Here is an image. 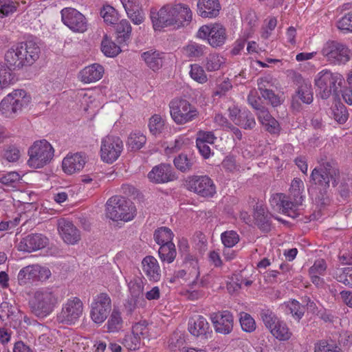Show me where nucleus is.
<instances>
[{"label": "nucleus", "instance_id": "a878e982", "mask_svg": "<svg viewBox=\"0 0 352 352\" xmlns=\"http://www.w3.org/2000/svg\"><path fill=\"white\" fill-rule=\"evenodd\" d=\"M188 331L194 336L208 338L212 333L210 324L203 316L192 317L188 321Z\"/></svg>", "mask_w": 352, "mask_h": 352}, {"label": "nucleus", "instance_id": "393cba45", "mask_svg": "<svg viewBox=\"0 0 352 352\" xmlns=\"http://www.w3.org/2000/svg\"><path fill=\"white\" fill-rule=\"evenodd\" d=\"M57 225L59 234L66 243L73 245L80 240V232L71 221L60 219Z\"/></svg>", "mask_w": 352, "mask_h": 352}, {"label": "nucleus", "instance_id": "b1692460", "mask_svg": "<svg viewBox=\"0 0 352 352\" xmlns=\"http://www.w3.org/2000/svg\"><path fill=\"white\" fill-rule=\"evenodd\" d=\"M47 243V239L42 234H30L23 238L17 245V249L23 252H34L42 249Z\"/></svg>", "mask_w": 352, "mask_h": 352}, {"label": "nucleus", "instance_id": "c9c22d12", "mask_svg": "<svg viewBox=\"0 0 352 352\" xmlns=\"http://www.w3.org/2000/svg\"><path fill=\"white\" fill-rule=\"evenodd\" d=\"M327 270V265L324 260L320 259L316 261L314 265L310 267L309 273L310 278L314 284L320 286L322 284L323 280L320 278L324 274Z\"/></svg>", "mask_w": 352, "mask_h": 352}, {"label": "nucleus", "instance_id": "e2e57ef3", "mask_svg": "<svg viewBox=\"0 0 352 352\" xmlns=\"http://www.w3.org/2000/svg\"><path fill=\"white\" fill-rule=\"evenodd\" d=\"M140 340L139 337H137L131 332V333L125 335L122 343L129 350L133 351L139 348Z\"/></svg>", "mask_w": 352, "mask_h": 352}, {"label": "nucleus", "instance_id": "cd10ccee", "mask_svg": "<svg viewBox=\"0 0 352 352\" xmlns=\"http://www.w3.org/2000/svg\"><path fill=\"white\" fill-rule=\"evenodd\" d=\"M171 166L162 164L154 166L148 173V178L154 183H166L173 179Z\"/></svg>", "mask_w": 352, "mask_h": 352}, {"label": "nucleus", "instance_id": "a18cd8bd", "mask_svg": "<svg viewBox=\"0 0 352 352\" xmlns=\"http://www.w3.org/2000/svg\"><path fill=\"white\" fill-rule=\"evenodd\" d=\"M176 255L177 252L173 243L162 245L159 249V256L163 262L171 263L175 260Z\"/></svg>", "mask_w": 352, "mask_h": 352}, {"label": "nucleus", "instance_id": "bf43d9fd", "mask_svg": "<svg viewBox=\"0 0 352 352\" xmlns=\"http://www.w3.org/2000/svg\"><path fill=\"white\" fill-rule=\"evenodd\" d=\"M174 164L177 169L186 172L190 169L192 162L186 155L181 154L174 160Z\"/></svg>", "mask_w": 352, "mask_h": 352}, {"label": "nucleus", "instance_id": "ddd939ff", "mask_svg": "<svg viewBox=\"0 0 352 352\" xmlns=\"http://www.w3.org/2000/svg\"><path fill=\"white\" fill-rule=\"evenodd\" d=\"M200 272L198 261L188 255L185 260L184 268L175 273V277L183 279L192 289L205 286V282L199 278Z\"/></svg>", "mask_w": 352, "mask_h": 352}, {"label": "nucleus", "instance_id": "72a5a7b5", "mask_svg": "<svg viewBox=\"0 0 352 352\" xmlns=\"http://www.w3.org/2000/svg\"><path fill=\"white\" fill-rule=\"evenodd\" d=\"M294 99H299L306 104H310L313 101L311 85L308 80L300 78L298 81V89Z\"/></svg>", "mask_w": 352, "mask_h": 352}, {"label": "nucleus", "instance_id": "de8ad7c7", "mask_svg": "<svg viewBox=\"0 0 352 352\" xmlns=\"http://www.w3.org/2000/svg\"><path fill=\"white\" fill-rule=\"evenodd\" d=\"M304 190L303 182L298 178H295L292 180L290 187V195L296 198V204H293L292 208H294L298 204H302L303 196L302 192Z\"/></svg>", "mask_w": 352, "mask_h": 352}, {"label": "nucleus", "instance_id": "4c0bfd02", "mask_svg": "<svg viewBox=\"0 0 352 352\" xmlns=\"http://www.w3.org/2000/svg\"><path fill=\"white\" fill-rule=\"evenodd\" d=\"M146 64L153 70H157L162 65V54L155 50H148L142 54Z\"/></svg>", "mask_w": 352, "mask_h": 352}, {"label": "nucleus", "instance_id": "20e7f679", "mask_svg": "<svg viewBox=\"0 0 352 352\" xmlns=\"http://www.w3.org/2000/svg\"><path fill=\"white\" fill-rule=\"evenodd\" d=\"M344 76L338 72L323 69L318 72L314 78L317 94L322 99H327L342 87Z\"/></svg>", "mask_w": 352, "mask_h": 352}, {"label": "nucleus", "instance_id": "69168bd1", "mask_svg": "<svg viewBox=\"0 0 352 352\" xmlns=\"http://www.w3.org/2000/svg\"><path fill=\"white\" fill-rule=\"evenodd\" d=\"M21 179V175L15 171L9 172L1 178V182L6 186L14 187Z\"/></svg>", "mask_w": 352, "mask_h": 352}, {"label": "nucleus", "instance_id": "4be33fe9", "mask_svg": "<svg viewBox=\"0 0 352 352\" xmlns=\"http://www.w3.org/2000/svg\"><path fill=\"white\" fill-rule=\"evenodd\" d=\"M190 189L204 197H212L216 193L212 180L207 176L195 177L189 182Z\"/></svg>", "mask_w": 352, "mask_h": 352}, {"label": "nucleus", "instance_id": "0eeeda50", "mask_svg": "<svg viewBox=\"0 0 352 352\" xmlns=\"http://www.w3.org/2000/svg\"><path fill=\"white\" fill-rule=\"evenodd\" d=\"M135 211L133 204L124 197H112L106 204V215L113 221H131Z\"/></svg>", "mask_w": 352, "mask_h": 352}, {"label": "nucleus", "instance_id": "f704fd0d", "mask_svg": "<svg viewBox=\"0 0 352 352\" xmlns=\"http://www.w3.org/2000/svg\"><path fill=\"white\" fill-rule=\"evenodd\" d=\"M271 85L269 77L261 78L258 80V87L262 96L265 99L268 100L273 106L276 107L280 104V100L269 89Z\"/></svg>", "mask_w": 352, "mask_h": 352}, {"label": "nucleus", "instance_id": "58836bf2", "mask_svg": "<svg viewBox=\"0 0 352 352\" xmlns=\"http://www.w3.org/2000/svg\"><path fill=\"white\" fill-rule=\"evenodd\" d=\"M166 120L160 114H154L148 122V127L150 133L153 135L161 134L164 130Z\"/></svg>", "mask_w": 352, "mask_h": 352}, {"label": "nucleus", "instance_id": "6e6552de", "mask_svg": "<svg viewBox=\"0 0 352 352\" xmlns=\"http://www.w3.org/2000/svg\"><path fill=\"white\" fill-rule=\"evenodd\" d=\"M170 116L177 125H184L197 119L199 111L188 100L182 98L173 99L168 104Z\"/></svg>", "mask_w": 352, "mask_h": 352}, {"label": "nucleus", "instance_id": "052dcab7", "mask_svg": "<svg viewBox=\"0 0 352 352\" xmlns=\"http://www.w3.org/2000/svg\"><path fill=\"white\" fill-rule=\"evenodd\" d=\"M190 142V140L186 136H179L175 139L173 145L167 146L166 152L167 154L170 153L177 152L180 149L184 148L186 146L188 145Z\"/></svg>", "mask_w": 352, "mask_h": 352}, {"label": "nucleus", "instance_id": "e433bc0d", "mask_svg": "<svg viewBox=\"0 0 352 352\" xmlns=\"http://www.w3.org/2000/svg\"><path fill=\"white\" fill-rule=\"evenodd\" d=\"M103 54L107 57L113 58L121 52V48L107 35H104L100 45Z\"/></svg>", "mask_w": 352, "mask_h": 352}, {"label": "nucleus", "instance_id": "bb28decb", "mask_svg": "<svg viewBox=\"0 0 352 352\" xmlns=\"http://www.w3.org/2000/svg\"><path fill=\"white\" fill-rule=\"evenodd\" d=\"M104 72L101 65L94 63L82 69L78 74V78L85 84L96 82L102 78Z\"/></svg>", "mask_w": 352, "mask_h": 352}, {"label": "nucleus", "instance_id": "dca6fc26", "mask_svg": "<svg viewBox=\"0 0 352 352\" xmlns=\"http://www.w3.org/2000/svg\"><path fill=\"white\" fill-rule=\"evenodd\" d=\"M51 276L50 270L38 265H32L22 268L17 276L19 284L25 285L36 280L44 281Z\"/></svg>", "mask_w": 352, "mask_h": 352}, {"label": "nucleus", "instance_id": "1a4fd4ad", "mask_svg": "<svg viewBox=\"0 0 352 352\" xmlns=\"http://www.w3.org/2000/svg\"><path fill=\"white\" fill-rule=\"evenodd\" d=\"M31 97L25 91L17 89L8 94L0 103V111L6 118H14L26 108Z\"/></svg>", "mask_w": 352, "mask_h": 352}, {"label": "nucleus", "instance_id": "a211bd4d", "mask_svg": "<svg viewBox=\"0 0 352 352\" xmlns=\"http://www.w3.org/2000/svg\"><path fill=\"white\" fill-rule=\"evenodd\" d=\"M83 312V304L78 298L69 299L64 304L58 318L60 322L69 324H74Z\"/></svg>", "mask_w": 352, "mask_h": 352}, {"label": "nucleus", "instance_id": "13d9d810", "mask_svg": "<svg viewBox=\"0 0 352 352\" xmlns=\"http://www.w3.org/2000/svg\"><path fill=\"white\" fill-rule=\"evenodd\" d=\"M337 28L346 32H352V12L344 14L336 22Z\"/></svg>", "mask_w": 352, "mask_h": 352}, {"label": "nucleus", "instance_id": "f03ea898", "mask_svg": "<svg viewBox=\"0 0 352 352\" xmlns=\"http://www.w3.org/2000/svg\"><path fill=\"white\" fill-rule=\"evenodd\" d=\"M40 47L32 40L13 45L5 54V61L8 67L21 68L32 65L39 57Z\"/></svg>", "mask_w": 352, "mask_h": 352}, {"label": "nucleus", "instance_id": "5fc2aeb1", "mask_svg": "<svg viewBox=\"0 0 352 352\" xmlns=\"http://www.w3.org/2000/svg\"><path fill=\"white\" fill-rule=\"evenodd\" d=\"M239 322L242 329L245 332L251 333L256 329L255 320L248 313L240 314Z\"/></svg>", "mask_w": 352, "mask_h": 352}, {"label": "nucleus", "instance_id": "37998d69", "mask_svg": "<svg viewBox=\"0 0 352 352\" xmlns=\"http://www.w3.org/2000/svg\"><path fill=\"white\" fill-rule=\"evenodd\" d=\"M174 234L170 229L166 227H162L155 230L154 239L156 243L160 246L172 242Z\"/></svg>", "mask_w": 352, "mask_h": 352}, {"label": "nucleus", "instance_id": "774afa93", "mask_svg": "<svg viewBox=\"0 0 352 352\" xmlns=\"http://www.w3.org/2000/svg\"><path fill=\"white\" fill-rule=\"evenodd\" d=\"M250 37V32H243L240 37L234 42L233 48L231 51L233 55L239 54L241 51L244 48L245 43L248 38Z\"/></svg>", "mask_w": 352, "mask_h": 352}, {"label": "nucleus", "instance_id": "7c9ffc66", "mask_svg": "<svg viewBox=\"0 0 352 352\" xmlns=\"http://www.w3.org/2000/svg\"><path fill=\"white\" fill-rule=\"evenodd\" d=\"M108 333H118L122 331L124 327V320L122 312L118 307H114L107 318L104 325Z\"/></svg>", "mask_w": 352, "mask_h": 352}, {"label": "nucleus", "instance_id": "473e14b6", "mask_svg": "<svg viewBox=\"0 0 352 352\" xmlns=\"http://www.w3.org/2000/svg\"><path fill=\"white\" fill-rule=\"evenodd\" d=\"M259 122L263 127L270 133H278L280 131V125L265 108H261L257 112Z\"/></svg>", "mask_w": 352, "mask_h": 352}, {"label": "nucleus", "instance_id": "2eb2a0df", "mask_svg": "<svg viewBox=\"0 0 352 352\" xmlns=\"http://www.w3.org/2000/svg\"><path fill=\"white\" fill-rule=\"evenodd\" d=\"M263 320L265 327L277 340L286 341L292 338V332L286 322L276 315L272 313L266 314L263 316Z\"/></svg>", "mask_w": 352, "mask_h": 352}, {"label": "nucleus", "instance_id": "f257e3e1", "mask_svg": "<svg viewBox=\"0 0 352 352\" xmlns=\"http://www.w3.org/2000/svg\"><path fill=\"white\" fill-rule=\"evenodd\" d=\"M190 7L182 3H167L160 8H151L150 19L155 31L166 28L178 30L188 25L192 20Z\"/></svg>", "mask_w": 352, "mask_h": 352}, {"label": "nucleus", "instance_id": "39448f33", "mask_svg": "<svg viewBox=\"0 0 352 352\" xmlns=\"http://www.w3.org/2000/svg\"><path fill=\"white\" fill-rule=\"evenodd\" d=\"M58 303V296L52 288H41L34 294L30 300L32 311L38 317H46Z\"/></svg>", "mask_w": 352, "mask_h": 352}, {"label": "nucleus", "instance_id": "c85d7f7f", "mask_svg": "<svg viewBox=\"0 0 352 352\" xmlns=\"http://www.w3.org/2000/svg\"><path fill=\"white\" fill-rule=\"evenodd\" d=\"M143 272L148 278L153 282H157L161 278V270L157 260L152 256H147L142 261Z\"/></svg>", "mask_w": 352, "mask_h": 352}, {"label": "nucleus", "instance_id": "6ab92c4d", "mask_svg": "<svg viewBox=\"0 0 352 352\" xmlns=\"http://www.w3.org/2000/svg\"><path fill=\"white\" fill-rule=\"evenodd\" d=\"M81 108L90 116H95L102 104L101 96L93 90H81L78 93Z\"/></svg>", "mask_w": 352, "mask_h": 352}, {"label": "nucleus", "instance_id": "f8f14e48", "mask_svg": "<svg viewBox=\"0 0 352 352\" xmlns=\"http://www.w3.org/2000/svg\"><path fill=\"white\" fill-rule=\"evenodd\" d=\"M89 316L93 322L101 325L112 311L111 299L105 293H101L94 297L90 305Z\"/></svg>", "mask_w": 352, "mask_h": 352}, {"label": "nucleus", "instance_id": "ea45409f", "mask_svg": "<svg viewBox=\"0 0 352 352\" xmlns=\"http://www.w3.org/2000/svg\"><path fill=\"white\" fill-rule=\"evenodd\" d=\"M226 63V58L219 54H209L205 61V67L208 72L220 69Z\"/></svg>", "mask_w": 352, "mask_h": 352}, {"label": "nucleus", "instance_id": "5701e85b", "mask_svg": "<svg viewBox=\"0 0 352 352\" xmlns=\"http://www.w3.org/2000/svg\"><path fill=\"white\" fill-rule=\"evenodd\" d=\"M86 161L83 153H69L62 161L63 171L69 175L79 173L84 168Z\"/></svg>", "mask_w": 352, "mask_h": 352}, {"label": "nucleus", "instance_id": "8fccbe9b", "mask_svg": "<svg viewBox=\"0 0 352 352\" xmlns=\"http://www.w3.org/2000/svg\"><path fill=\"white\" fill-rule=\"evenodd\" d=\"M331 117L339 124H344L349 118V113L346 107L341 104H336L331 109Z\"/></svg>", "mask_w": 352, "mask_h": 352}, {"label": "nucleus", "instance_id": "6e6d98bb", "mask_svg": "<svg viewBox=\"0 0 352 352\" xmlns=\"http://www.w3.org/2000/svg\"><path fill=\"white\" fill-rule=\"evenodd\" d=\"M221 239L226 248H230L239 242V236L235 231L229 230L221 234Z\"/></svg>", "mask_w": 352, "mask_h": 352}, {"label": "nucleus", "instance_id": "3c124183", "mask_svg": "<svg viewBox=\"0 0 352 352\" xmlns=\"http://www.w3.org/2000/svg\"><path fill=\"white\" fill-rule=\"evenodd\" d=\"M100 16L104 21L109 25L115 24L118 21V13L116 9L109 6H104L100 11Z\"/></svg>", "mask_w": 352, "mask_h": 352}, {"label": "nucleus", "instance_id": "338daca9", "mask_svg": "<svg viewBox=\"0 0 352 352\" xmlns=\"http://www.w3.org/2000/svg\"><path fill=\"white\" fill-rule=\"evenodd\" d=\"M314 352H341V351L336 344L323 340L316 344Z\"/></svg>", "mask_w": 352, "mask_h": 352}, {"label": "nucleus", "instance_id": "603ef678", "mask_svg": "<svg viewBox=\"0 0 352 352\" xmlns=\"http://www.w3.org/2000/svg\"><path fill=\"white\" fill-rule=\"evenodd\" d=\"M144 278L142 276H136L128 283V287L132 296L137 297L144 290Z\"/></svg>", "mask_w": 352, "mask_h": 352}, {"label": "nucleus", "instance_id": "4468645a", "mask_svg": "<svg viewBox=\"0 0 352 352\" xmlns=\"http://www.w3.org/2000/svg\"><path fill=\"white\" fill-rule=\"evenodd\" d=\"M124 149L122 140L115 135H107L101 140L100 157L107 164H113L121 155Z\"/></svg>", "mask_w": 352, "mask_h": 352}, {"label": "nucleus", "instance_id": "c03bdc74", "mask_svg": "<svg viewBox=\"0 0 352 352\" xmlns=\"http://www.w3.org/2000/svg\"><path fill=\"white\" fill-rule=\"evenodd\" d=\"M131 26L126 19L121 20L116 26V32L119 43L126 42L131 36Z\"/></svg>", "mask_w": 352, "mask_h": 352}, {"label": "nucleus", "instance_id": "c756f323", "mask_svg": "<svg viewBox=\"0 0 352 352\" xmlns=\"http://www.w3.org/2000/svg\"><path fill=\"white\" fill-rule=\"evenodd\" d=\"M198 14L204 18H214L220 11L221 6L218 0H199Z\"/></svg>", "mask_w": 352, "mask_h": 352}, {"label": "nucleus", "instance_id": "423d86ee", "mask_svg": "<svg viewBox=\"0 0 352 352\" xmlns=\"http://www.w3.org/2000/svg\"><path fill=\"white\" fill-rule=\"evenodd\" d=\"M27 164L30 168H41L50 164L54 156V148L46 140L35 141L28 148Z\"/></svg>", "mask_w": 352, "mask_h": 352}, {"label": "nucleus", "instance_id": "49530a36", "mask_svg": "<svg viewBox=\"0 0 352 352\" xmlns=\"http://www.w3.org/2000/svg\"><path fill=\"white\" fill-rule=\"evenodd\" d=\"M333 275L338 282L352 287V267L337 269Z\"/></svg>", "mask_w": 352, "mask_h": 352}, {"label": "nucleus", "instance_id": "9b49d317", "mask_svg": "<svg viewBox=\"0 0 352 352\" xmlns=\"http://www.w3.org/2000/svg\"><path fill=\"white\" fill-rule=\"evenodd\" d=\"M325 60L332 65H345L351 58L350 50L337 41L326 42L320 51Z\"/></svg>", "mask_w": 352, "mask_h": 352}, {"label": "nucleus", "instance_id": "7ed1b4c3", "mask_svg": "<svg viewBox=\"0 0 352 352\" xmlns=\"http://www.w3.org/2000/svg\"><path fill=\"white\" fill-rule=\"evenodd\" d=\"M332 185L336 188L342 197H346L349 193V187L341 177L338 170L334 168H329L328 172L322 168H315L311 173V178L315 186L309 189L311 195L316 190H325L329 186V177Z\"/></svg>", "mask_w": 352, "mask_h": 352}, {"label": "nucleus", "instance_id": "4d7b16f0", "mask_svg": "<svg viewBox=\"0 0 352 352\" xmlns=\"http://www.w3.org/2000/svg\"><path fill=\"white\" fill-rule=\"evenodd\" d=\"M18 3L12 0H0V18L8 16L16 10Z\"/></svg>", "mask_w": 352, "mask_h": 352}, {"label": "nucleus", "instance_id": "2f4dec72", "mask_svg": "<svg viewBox=\"0 0 352 352\" xmlns=\"http://www.w3.org/2000/svg\"><path fill=\"white\" fill-rule=\"evenodd\" d=\"M206 47L194 41H189L180 50L182 56L189 60L199 58L206 53Z\"/></svg>", "mask_w": 352, "mask_h": 352}, {"label": "nucleus", "instance_id": "864d4df0", "mask_svg": "<svg viewBox=\"0 0 352 352\" xmlns=\"http://www.w3.org/2000/svg\"><path fill=\"white\" fill-rule=\"evenodd\" d=\"M241 118L240 120H235V124L240 126L245 129H250L254 127L256 124L255 120L252 114L244 110L242 113H240Z\"/></svg>", "mask_w": 352, "mask_h": 352}, {"label": "nucleus", "instance_id": "680f3d73", "mask_svg": "<svg viewBox=\"0 0 352 352\" xmlns=\"http://www.w3.org/2000/svg\"><path fill=\"white\" fill-rule=\"evenodd\" d=\"M214 122L217 124L219 126L226 129L232 130L236 136L240 139L241 138V131L236 127L232 126L228 121V120L223 116L221 114H217L214 117Z\"/></svg>", "mask_w": 352, "mask_h": 352}, {"label": "nucleus", "instance_id": "0e129e2a", "mask_svg": "<svg viewBox=\"0 0 352 352\" xmlns=\"http://www.w3.org/2000/svg\"><path fill=\"white\" fill-rule=\"evenodd\" d=\"M21 156L19 148L15 146H10L4 150L3 159L8 162H16Z\"/></svg>", "mask_w": 352, "mask_h": 352}, {"label": "nucleus", "instance_id": "09e8293b", "mask_svg": "<svg viewBox=\"0 0 352 352\" xmlns=\"http://www.w3.org/2000/svg\"><path fill=\"white\" fill-rule=\"evenodd\" d=\"M189 75L193 80L199 84H204L208 80L204 68L197 63L191 64L190 65Z\"/></svg>", "mask_w": 352, "mask_h": 352}, {"label": "nucleus", "instance_id": "412c9836", "mask_svg": "<svg viewBox=\"0 0 352 352\" xmlns=\"http://www.w3.org/2000/svg\"><path fill=\"white\" fill-rule=\"evenodd\" d=\"M270 203L275 211L281 212L292 218L298 216V208L302 205V204H298L294 209L292 208V205L296 204V198H294V201H288L286 196L282 193L273 195L270 199Z\"/></svg>", "mask_w": 352, "mask_h": 352}, {"label": "nucleus", "instance_id": "9d476101", "mask_svg": "<svg viewBox=\"0 0 352 352\" xmlns=\"http://www.w3.org/2000/svg\"><path fill=\"white\" fill-rule=\"evenodd\" d=\"M196 37L205 41L212 47H222L228 39L226 28L220 23H210L201 26Z\"/></svg>", "mask_w": 352, "mask_h": 352}, {"label": "nucleus", "instance_id": "a19ab883", "mask_svg": "<svg viewBox=\"0 0 352 352\" xmlns=\"http://www.w3.org/2000/svg\"><path fill=\"white\" fill-rule=\"evenodd\" d=\"M146 142V136L140 131H132L127 139L126 145L132 150L138 151L142 148Z\"/></svg>", "mask_w": 352, "mask_h": 352}, {"label": "nucleus", "instance_id": "79ce46f5", "mask_svg": "<svg viewBox=\"0 0 352 352\" xmlns=\"http://www.w3.org/2000/svg\"><path fill=\"white\" fill-rule=\"evenodd\" d=\"M282 307L287 314H292L297 320H300L303 316L304 308L296 300H291L285 302Z\"/></svg>", "mask_w": 352, "mask_h": 352}, {"label": "nucleus", "instance_id": "aec40b11", "mask_svg": "<svg viewBox=\"0 0 352 352\" xmlns=\"http://www.w3.org/2000/svg\"><path fill=\"white\" fill-rule=\"evenodd\" d=\"M210 318L217 333L228 335L232 331L234 316L229 311L224 310L212 313L210 314Z\"/></svg>", "mask_w": 352, "mask_h": 352}, {"label": "nucleus", "instance_id": "f3484780", "mask_svg": "<svg viewBox=\"0 0 352 352\" xmlns=\"http://www.w3.org/2000/svg\"><path fill=\"white\" fill-rule=\"evenodd\" d=\"M63 23L72 32L83 33L87 29V21L85 16L72 8H65L60 12Z\"/></svg>", "mask_w": 352, "mask_h": 352}]
</instances>
